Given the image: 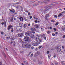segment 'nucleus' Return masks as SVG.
I'll return each instance as SVG.
<instances>
[{
  "label": "nucleus",
  "instance_id": "nucleus-1",
  "mask_svg": "<svg viewBox=\"0 0 65 65\" xmlns=\"http://www.w3.org/2000/svg\"><path fill=\"white\" fill-rule=\"evenodd\" d=\"M51 6L50 5H48L45 7V8L43 11V12H44V13H47L48 10H49L51 8Z\"/></svg>",
  "mask_w": 65,
  "mask_h": 65
},
{
  "label": "nucleus",
  "instance_id": "nucleus-2",
  "mask_svg": "<svg viewBox=\"0 0 65 65\" xmlns=\"http://www.w3.org/2000/svg\"><path fill=\"white\" fill-rule=\"evenodd\" d=\"M24 39H25V42L26 43L30 42V41L31 40V39H30V38L27 36L24 37Z\"/></svg>",
  "mask_w": 65,
  "mask_h": 65
},
{
  "label": "nucleus",
  "instance_id": "nucleus-3",
  "mask_svg": "<svg viewBox=\"0 0 65 65\" xmlns=\"http://www.w3.org/2000/svg\"><path fill=\"white\" fill-rule=\"evenodd\" d=\"M40 42H39L37 41H36L35 42V43H33L32 45H33V46H37L38 45V44H40Z\"/></svg>",
  "mask_w": 65,
  "mask_h": 65
},
{
  "label": "nucleus",
  "instance_id": "nucleus-4",
  "mask_svg": "<svg viewBox=\"0 0 65 65\" xmlns=\"http://www.w3.org/2000/svg\"><path fill=\"white\" fill-rule=\"evenodd\" d=\"M27 44H26V47L27 48H30L31 47V46L30 45V42H28V43H27Z\"/></svg>",
  "mask_w": 65,
  "mask_h": 65
},
{
  "label": "nucleus",
  "instance_id": "nucleus-5",
  "mask_svg": "<svg viewBox=\"0 0 65 65\" xmlns=\"http://www.w3.org/2000/svg\"><path fill=\"white\" fill-rule=\"evenodd\" d=\"M18 36L20 37L21 38L23 36H24V33H21V34H18Z\"/></svg>",
  "mask_w": 65,
  "mask_h": 65
},
{
  "label": "nucleus",
  "instance_id": "nucleus-6",
  "mask_svg": "<svg viewBox=\"0 0 65 65\" xmlns=\"http://www.w3.org/2000/svg\"><path fill=\"white\" fill-rule=\"evenodd\" d=\"M29 36H30V37H32L31 38H33L35 37V36H34V35H32V34H29Z\"/></svg>",
  "mask_w": 65,
  "mask_h": 65
},
{
  "label": "nucleus",
  "instance_id": "nucleus-7",
  "mask_svg": "<svg viewBox=\"0 0 65 65\" xmlns=\"http://www.w3.org/2000/svg\"><path fill=\"white\" fill-rule=\"evenodd\" d=\"M62 31H65V25L63 26L62 29H61Z\"/></svg>",
  "mask_w": 65,
  "mask_h": 65
},
{
  "label": "nucleus",
  "instance_id": "nucleus-8",
  "mask_svg": "<svg viewBox=\"0 0 65 65\" xmlns=\"http://www.w3.org/2000/svg\"><path fill=\"white\" fill-rule=\"evenodd\" d=\"M48 17H49V14H47L45 16V19L46 20H47L48 19Z\"/></svg>",
  "mask_w": 65,
  "mask_h": 65
},
{
  "label": "nucleus",
  "instance_id": "nucleus-9",
  "mask_svg": "<svg viewBox=\"0 0 65 65\" xmlns=\"http://www.w3.org/2000/svg\"><path fill=\"white\" fill-rule=\"evenodd\" d=\"M51 0H46L43 2H41V3H46L48 1H50Z\"/></svg>",
  "mask_w": 65,
  "mask_h": 65
},
{
  "label": "nucleus",
  "instance_id": "nucleus-10",
  "mask_svg": "<svg viewBox=\"0 0 65 65\" xmlns=\"http://www.w3.org/2000/svg\"><path fill=\"white\" fill-rule=\"evenodd\" d=\"M12 27V26L10 25H9V26H8V30L9 31V30L10 29V28Z\"/></svg>",
  "mask_w": 65,
  "mask_h": 65
},
{
  "label": "nucleus",
  "instance_id": "nucleus-11",
  "mask_svg": "<svg viewBox=\"0 0 65 65\" xmlns=\"http://www.w3.org/2000/svg\"><path fill=\"white\" fill-rule=\"evenodd\" d=\"M56 50L57 53H59L60 52H61V49H57Z\"/></svg>",
  "mask_w": 65,
  "mask_h": 65
},
{
  "label": "nucleus",
  "instance_id": "nucleus-12",
  "mask_svg": "<svg viewBox=\"0 0 65 65\" xmlns=\"http://www.w3.org/2000/svg\"><path fill=\"white\" fill-rule=\"evenodd\" d=\"M10 10V11L12 12V13H14V12H15V10H14V9L12 10H10Z\"/></svg>",
  "mask_w": 65,
  "mask_h": 65
},
{
  "label": "nucleus",
  "instance_id": "nucleus-13",
  "mask_svg": "<svg viewBox=\"0 0 65 65\" xmlns=\"http://www.w3.org/2000/svg\"><path fill=\"white\" fill-rule=\"evenodd\" d=\"M39 27V26L37 24H36L35 25V28H37V29H38V28Z\"/></svg>",
  "mask_w": 65,
  "mask_h": 65
},
{
  "label": "nucleus",
  "instance_id": "nucleus-14",
  "mask_svg": "<svg viewBox=\"0 0 65 65\" xmlns=\"http://www.w3.org/2000/svg\"><path fill=\"white\" fill-rule=\"evenodd\" d=\"M18 18L19 19H20V21H23V18L22 17H18Z\"/></svg>",
  "mask_w": 65,
  "mask_h": 65
},
{
  "label": "nucleus",
  "instance_id": "nucleus-15",
  "mask_svg": "<svg viewBox=\"0 0 65 65\" xmlns=\"http://www.w3.org/2000/svg\"><path fill=\"white\" fill-rule=\"evenodd\" d=\"M36 38L37 40H38V39H39V36L38 35H37L36 37Z\"/></svg>",
  "mask_w": 65,
  "mask_h": 65
},
{
  "label": "nucleus",
  "instance_id": "nucleus-16",
  "mask_svg": "<svg viewBox=\"0 0 65 65\" xmlns=\"http://www.w3.org/2000/svg\"><path fill=\"white\" fill-rule=\"evenodd\" d=\"M30 34L27 31L25 33V35L26 36H29Z\"/></svg>",
  "mask_w": 65,
  "mask_h": 65
},
{
  "label": "nucleus",
  "instance_id": "nucleus-17",
  "mask_svg": "<svg viewBox=\"0 0 65 65\" xmlns=\"http://www.w3.org/2000/svg\"><path fill=\"white\" fill-rule=\"evenodd\" d=\"M20 28H21V26H19L17 27L16 30H19L20 29Z\"/></svg>",
  "mask_w": 65,
  "mask_h": 65
},
{
  "label": "nucleus",
  "instance_id": "nucleus-18",
  "mask_svg": "<svg viewBox=\"0 0 65 65\" xmlns=\"http://www.w3.org/2000/svg\"><path fill=\"white\" fill-rule=\"evenodd\" d=\"M39 4H35L33 5V6H37V5H38Z\"/></svg>",
  "mask_w": 65,
  "mask_h": 65
},
{
  "label": "nucleus",
  "instance_id": "nucleus-19",
  "mask_svg": "<svg viewBox=\"0 0 65 65\" xmlns=\"http://www.w3.org/2000/svg\"><path fill=\"white\" fill-rule=\"evenodd\" d=\"M30 30H31V31H35V28H30Z\"/></svg>",
  "mask_w": 65,
  "mask_h": 65
},
{
  "label": "nucleus",
  "instance_id": "nucleus-20",
  "mask_svg": "<svg viewBox=\"0 0 65 65\" xmlns=\"http://www.w3.org/2000/svg\"><path fill=\"white\" fill-rule=\"evenodd\" d=\"M61 46L59 45L56 48L57 49H60L61 48Z\"/></svg>",
  "mask_w": 65,
  "mask_h": 65
},
{
  "label": "nucleus",
  "instance_id": "nucleus-21",
  "mask_svg": "<svg viewBox=\"0 0 65 65\" xmlns=\"http://www.w3.org/2000/svg\"><path fill=\"white\" fill-rule=\"evenodd\" d=\"M22 47H26V45L25 44H22Z\"/></svg>",
  "mask_w": 65,
  "mask_h": 65
},
{
  "label": "nucleus",
  "instance_id": "nucleus-22",
  "mask_svg": "<svg viewBox=\"0 0 65 65\" xmlns=\"http://www.w3.org/2000/svg\"><path fill=\"white\" fill-rule=\"evenodd\" d=\"M13 18H12L10 19V21L11 22H13Z\"/></svg>",
  "mask_w": 65,
  "mask_h": 65
},
{
  "label": "nucleus",
  "instance_id": "nucleus-23",
  "mask_svg": "<svg viewBox=\"0 0 65 65\" xmlns=\"http://www.w3.org/2000/svg\"><path fill=\"white\" fill-rule=\"evenodd\" d=\"M62 15H62V14L61 13H60L59 14V15H58V17H61Z\"/></svg>",
  "mask_w": 65,
  "mask_h": 65
},
{
  "label": "nucleus",
  "instance_id": "nucleus-24",
  "mask_svg": "<svg viewBox=\"0 0 65 65\" xmlns=\"http://www.w3.org/2000/svg\"><path fill=\"white\" fill-rule=\"evenodd\" d=\"M41 29L42 31H43L44 30V27L43 26H41Z\"/></svg>",
  "mask_w": 65,
  "mask_h": 65
},
{
  "label": "nucleus",
  "instance_id": "nucleus-25",
  "mask_svg": "<svg viewBox=\"0 0 65 65\" xmlns=\"http://www.w3.org/2000/svg\"><path fill=\"white\" fill-rule=\"evenodd\" d=\"M38 41V42H40V44L41 43V39H40L39 40L37 41Z\"/></svg>",
  "mask_w": 65,
  "mask_h": 65
},
{
  "label": "nucleus",
  "instance_id": "nucleus-26",
  "mask_svg": "<svg viewBox=\"0 0 65 65\" xmlns=\"http://www.w3.org/2000/svg\"><path fill=\"white\" fill-rule=\"evenodd\" d=\"M64 61H61V63L62 65H65V63H64Z\"/></svg>",
  "mask_w": 65,
  "mask_h": 65
},
{
  "label": "nucleus",
  "instance_id": "nucleus-27",
  "mask_svg": "<svg viewBox=\"0 0 65 65\" xmlns=\"http://www.w3.org/2000/svg\"><path fill=\"white\" fill-rule=\"evenodd\" d=\"M26 27H27V25L26 24H24V28H26Z\"/></svg>",
  "mask_w": 65,
  "mask_h": 65
},
{
  "label": "nucleus",
  "instance_id": "nucleus-28",
  "mask_svg": "<svg viewBox=\"0 0 65 65\" xmlns=\"http://www.w3.org/2000/svg\"><path fill=\"white\" fill-rule=\"evenodd\" d=\"M34 18L35 19V20H39V19L38 18H36V17H34Z\"/></svg>",
  "mask_w": 65,
  "mask_h": 65
},
{
  "label": "nucleus",
  "instance_id": "nucleus-29",
  "mask_svg": "<svg viewBox=\"0 0 65 65\" xmlns=\"http://www.w3.org/2000/svg\"><path fill=\"white\" fill-rule=\"evenodd\" d=\"M20 42L22 43H24V42H23V40H22V39H20Z\"/></svg>",
  "mask_w": 65,
  "mask_h": 65
},
{
  "label": "nucleus",
  "instance_id": "nucleus-30",
  "mask_svg": "<svg viewBox=\"0 0 65 65\" xmlns=\"http://www.w3.org/2000/svg\"><path fill=\"white\" fill-rule=\"evenodd\" d=\"M15 4H21V3L20 2H18V3H16Z\"/></svg>",
  "mask_w": 65,
  "mask_h": 65
},
{
  "label": "nucleus",
  "instance_id": "nucleus-31",
  "mask_svg": "<svg viewBox=\"0 0 65 65\" xmlns=\"http://www.w3.org/2000/svg\"><path fill=\"white\" fill-rule=\"evenodd\" d=\"M31 33H33V34H35V32L34 31H31Z\"/></svg>",
  "mask_w": 65,
  "mask_h": 65
},
{
  "label": "nucleus",
  "instance_id": "nucleus-32",
  "mask_svg": "<svg viewBox=\"0 0 65 65\" xmlns=\"http://www.w3.org/2000/svg\"><path fill=\"white\" fill-rule=\"evenodd\" d=\"M27 31L29 33H32V31L30 30H28Z\"/></svg>",
  "mask_w": 65,
  "mask_h": 65
},
{
  "label": "nucleus",
  "instance_id": "nucleus-33",
  "mask_svg": "<svg viewBox=\"0 0 65 65\" xmlns=\"http://www.w3.org/2000/svg\"><path fill=\"white\" fill-rule=\"evenodd\" d=\"M55 65H59L57 62H55Z\"/></svg>",
  "mask_w": 65,
  "mask_h": 65
},
{
  "label": "nucleus",
  "instance_id": "nucleus-34",
  "mask_svg": "<svg viewBox=\"0 0 65 65\" xmlns=\"http://www.w3.org/2000/svg\"><path fill=\"white\" fill-rule=\"evenodd\" d=\"M39 64H42V62H41V61H39Z\"/></svg>",
  "mask_w": 65,
  "mask_h": 65
},
{
  "label": "nucleus",
  "instance_id": "nucleus-35",
  "mask_svg": "<svg viewBox=\"0 0 65 65\" xmlns=\"http://www.w3.org/2000/svg\"><path fill=\"white\" fill-rule=\"evenodd\" d=\"M36 54H37V55H38L39 54V53L38 52H37L36 53Z\"/></svg>",
  "mask_w": 65,
  "mask_h": 65
},
{
  "label": "nucleus",
  "instance_id": "nucleus-36",
  "mask_svg": "<svg viewBox=\"0 0 65 65\" xmlns=\"http://www.w3.org/2000/svg\"><path fill=\"white\" fill-rule=\"evenodd\" d=\"M11 32H13V28H12V29L11 30Z\"/></svg>",
  "mask_w": 65,
  "mask_h": 65
},
{
  "label": "nucleus",
  "instance_id": "nucleus-37",
  "mask_svg": "<svg viewBox=\"0 0 65 65\" xmlns=\"http://www.w3.org/2000/svg\"><path fill=\"white\" fill-rule=\"evenodd\" d=\"M33 56V54H31L30 55V57H32Z\"/></svg>",
  "mask_w": 65,
  "mask_h": 65
},
{
  "label": "nucleus",
  "instance_id": "nucleus-38",
  "mask_svg": "<svg viewBox=\"0 0 65 65\" xmlns=\"http://www.w3.org/2000/svg\"><path fill=\"white\" fill-rule=\"evenodd\" d=\"M58 24H59V23H58V22H57L55 24V25L56 26H57V25H58Z\"/></svg>",
  "mask_w": 65,
  "mask_h": 65
},
{
  "label": "nucleus",
  "instance_id": "nucleus-39",
  "mask_svg": "<svg viewBox=\"0 0 65 65\" xmlns=\"http://www.w3.org/2000/svg\"><path fill=\"white\" fill-rule=\"evenodd\" d=\"M54 17H55V18H57V17H58V16H57L56 15H55L54 16Z\"/></svg>",
  "mask_w": 65,
  "mask_h": 65
},
{
  "label": "nucleus",
  "instance_id": "nucleus-40",
  "mask_svg": "<svg viewBox=\"0 0 65 65\" xmlns=\"http://www.w3.org/2000/svg\"><path fill=\"white\" fill-rule=\"evenodd\" d=\"M39 49H40L41 47H42V46H39Z\"/></svg>",
  "mask_w": 65,
  "mask_h": 65
},
{
  "label": "nucleus",
  "instance_id": "nucleus-41",
  "mask_svg": "<svg viewBox=\"0 0 65 65\" xmlns=\"http://www.w3.org/2000/svg\"><path fill=\"white\" fill-rule=\"evenodd\" d=\"M1 34H2V35H3V34H4V32H1Z\"/></svg>",
  "mask_w": 65,
  "mask_h": 65
},
{
  "label": "nucleus",
  "instance_id": "nucleus-42",
  "mask_svg": "<svg viewBox=\"0 0 65 65\" xmlns=\"http://www.w3.org/2000/svg\"><path fill=\"white\" fill-rule=\"evenodd\" d=\"M2 54H3V55H4V56H5V57H6V56H5V53H3Z\"/></svg>",
  "mask_w": 65,
  "mask_h": 65
},
{
  "label": "nucleus",
  "instance_id": "nucleus-43",
  "mask_svg": "<svg viewBox=\"0 0 65 65\" xmlns=\"http://www.w3.org/2000/svg\"><path fill=\"white\" fill-rule=\"evenodd\" d=\"M35 23H37L38 22L37 21V20L35 21Z\"/></svg>",
  "mask_w": 65,
  "mask_h": 65
},
{
  "label": "nucleus",
  "instance_id": "nucleus-44",
  "mask_svg": "<svg viewBox=\"0 0 65 65\" xmlns=\"http://www.w3.org/2000/svg\"><path fill=\"white\" fill-rule=\"evenodd\" d=\"M42 36L43 37H45V34H43V35Z\"/></svg>",
  "mask_w": 65,
  "mask_h": 65
},
{
  "label": "nucleus",
  "instance_id": "nucleus-45",
  "mask_svg": "<svg viewBox=\"0 0 65 65\" xmlns=\"http://www.w3.org/2000/svg\"><path fill=\"white\" fill-rule=\"evenodd\" d=\"M47 33L48 34H50V32L49 31H48L47 32Z\"/></svg>",
  "mask_w": 65,
  "mask_h": 65
},
{
  "label": "nucleus",
  "instance_id": "nucleus-46",
  "mask_svg": "<svg viewBox=\"0 0 65 65\" xmlns=\"http://www.w3.org/2000/svg\"><path fill=\"white\" fill-rule=\"evenodd\" d=\"M43 38H44V39L45 40H46V37H44Z\"/></svg>",
  "mask_w": 65,
  "mask_h": 65
},
{
  "label": "nucleus",
  "instance_id": "nucleus-47",
  "mask_svg": "<svg viewBox=\"0 0 65 65\" xmlns=\"http://www.w3.org/2000/svg\"><path fill=\"white\" fill-rule=\"evenodd\" d=\"M56 57V55H54V58H55V57Z\"/></svg>",
  "mask_w": 65,
  "mask_h": 65
},
{
  "label": "nucleus",
  "instance_id": "nucleus-48",
  "mask_svg": "<svg viewBox=\"0 0 65 65\" xmlns=\"http://www.w3.org/2000/svg\"><path fill=\"white\" fill-rule=\"evenodd\" d=\"M32 16H30V19H32Z\"/></svg>",
  "mask_w": 65,
  "mask_h": 65
},
{
  "label": "nucleus",
  "instance_id": "nucleus-49",
  "mask_svg": "<svg viewBox=\"0 0 65 65\" xmlns=\"http://www.w3.org/2000/svg\"><path fill=\"white\" fill-rule=\"evenodd\" d=\"M54 30H55V31H56V28H54Z\"/></svg>",
  "mask_w": 65,
  "mask_h": 65
},
{
  "label": "nucleus",
  "instance_id": "nucleus-50",
  "mask_svg": "<svg viewBox=\"0 0 65 65\" xmlns=\"http://www.w3.org/2000/svg\"><path fill=\"white\" fill-rule=\"evenodd\" d=\"M47 54H49V51H47Z\"/></svg>",
  "mask_w": 65,
  "mask_h": 65
},
{
  "label": "nucleus",
  "instance_id": "nucleus-51",
  "mask_svg": "<svg viewBox=\"0 0 65 65\" xmlns=\"http://www.w3.org/2000/svg\"><path fill=\"white\" fill-rule=\"evenodd\" d=\"M52 35L53 36H55V35L54 34H53Z\"/></svg>",
  "mask_w": 65,
  "mask_h": 65
},
{
  "label": "nucleus",
  "instance_id": "nucleus-52",
  "mask_svg": "<svg viewBox=\"0 0 65 65\" xmlns=\"http://www.w3.org/2000/svg\"><path fill=\"white\" fill-rule=\"evenodd\" d=\"M63 38H65V35H64L63 36Z\"/></svg>",
  "mask_w": 65,
  "mask_h": 65
},
{
  "label": "nucleus",
  "instance_id": "nucleus-53",
  "mask_svg": "<svg viewBox=\"0 0 65 65\" xmlns=\"http://www.w3.org/2000/svg\"><path fill=\"white\" fill-rule=\"evenodd\" d=\"M4 23L5 24H6V22H5V21L4 22Z\"/></svg>",
  "mask_w": 65,
  "mask_h": 65
},
{
  "label": "nucleus",
  "instance_id": "nucleus-54",
  "mask_svg": "<svg viewBox=\"0 0 65 65\" xmlns=\"http://www.w3.org/2000/svg\"><path fill=\"white\" fill-rule=\"evenodd\" d=\"M1 24H2V25H4V23L3 22Z\"/></svg>",
  "mask_w": 65,
  "mask_h": 65
},
{
  "label": "nucleus",
  "instance_id": "nucleus-55",
  "mask_svg": "<svg viewBox=\"0 0 65 65\" xmlns=\"http://www.w3.org/2000/svg\"><path fill=\"white\" fill-rule=\"evenodd\" d=\"M6 24H5L4 25H5V27H6Z\"/></svg>",
  "mask_w": 65,
  "mask_h": 65
},
{
  "label": "nucleus",
  "instance_id": "nucleus-56",
  "mask_svg": "<svg viewBox=\"0 0 65 65\" xmlns=\"http://www.w3.org/2000/svg\"><path fill=\"white\" fill-rule=\"evenodd\" d=\"M28 14L29 15H30V13L28 12Z\"/></svg>",
  "mask_w": 65,
  "mask_h": 65
},
{
  "label": "nucleus",
  "instance_id": "nucleus-57",
  "mask_svg": "<svg viewBox=\"0 0 65 65\" xmlns=\"http://www.w3.org/2000/svg\"><path fill=\"white\" fill-rule=\"evenodd\" d=\"M12 43H13V42L12 41L10 42V43L11 44Z\"/></svg>",
  "mask_w": 65,
  "mask_h": 65
},
{
  "label": "nucleus",
  "instance_id": "nucleus-58",
  "mask_svg": "<svg viewBox=\"0 0 65 65\" xmlns=\"http://www.w3.org/2000/svg\"><path fill=\"white\" fill-rule=\"evenodd\" d=\"M62 13H65V11L63 12H61Z\"/></svg>",
  "mask_w": 65,
  "mask_h": 65
},
{
  "label": "nucleus",
  "instance_id": "nucleus-59",
  "mask_svg": "<svg viewBox=\"0 0 65 65\" xmlns=\"http://www.w3.org/2000/svg\"><path fill=\"white\" fill-rule=\"evenodd\" d=\"M6 49L7 51H8V49H7V48H6Z\"/></svg>",
  "mask_w": 65,
  "mask_h": 65
},
{
  "label": "nucleus",
  "instance_id": "nucleus-60",
  "mask_svg": "<svg viewBox=\"0 0 65 65\" xmlns=\"http://www.w3.org/2000/svg\"><path fill=\"white\" fill-rule=\"evenodd\" d=\"M55 34H58V32H56Z\"/></svg>",
  "mask_w": 65,
  "mask_h": 65
},
{
  "label": "nucleus",
  "instance_id": "nucleus-61",
  "mask_svg": "<svg viewBox=\"0 0 65 65\" xmlns=\"http://www.w3.org/2000/svg\"><path fill=\"white\" fill-rule=\"evenodd\" d=\"M64 46H62V48H64Z\"/></svg>",
  "mask_w": 65,
  "mask_h": 65
},
{
  "label": "nucleus",
  "instance_id": "nucleus-62",
  "mask_svg": "<svg viewBox=\"0 0 65 65\" xmlns=\"http://www.w3.org/2000/svg\"><path fill=\"white\" fill-rule=\"evenodd\" d=\"M28 26H30V24H28Z\"/></svg>",
  "mask_w": 65,
  "mask_h": 65
},
{
  "label": "nucleus",
  "instance_id": "nucleus-63",
  "mask_svg": "<svg viewBox=\"0 0 65 65\" xmlns=\"http://www.w3.org/2000/svg\"><path fill=\"white\" fill-rule=\"evenodd\" d=\"M34 47H31V48H32V49L34 48Z\"/></svg>",
  "mask_w": 65,
  "mask_h": 65
},
{
  "label": "nucleus",
  "instance_id": "nucleus-64",
  "mask_svg": "<svg viewBox=\"0 0 65 65\" xmlns=\"http://www.w3.org/2000/svg\"><path fill=\"white\" fill-rule=\"evenodd\" d=\"M12 40H14V38H13Z\"/></svg>",
  "mask_w": 65,
  "mask_h": 65
}]
</instances>
